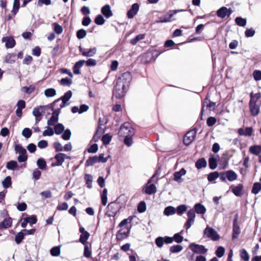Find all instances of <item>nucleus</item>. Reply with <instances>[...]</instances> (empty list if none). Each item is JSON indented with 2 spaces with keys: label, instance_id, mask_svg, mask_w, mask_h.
Listing matches in <instances>:
<instances>
[{
  "label": "nucleus",
  "instance_id": "nucleus-1",
  "mask_svg": "<svg viewBox=\"0 0 261 261\" xmlns=\"http://www.w3.org/2000/svg\"><path fill=\"white\" fill-rule=\"evenodd\" d=\"M135 130L128 122L124 123L120 127L118 135L120 137L124 138L130 135H134Z\"/></svg>",
  "mask_w": 261,
  "mask_h": 261
},
{
  "label": "nucleus",
  "instance_id": "nucleus-2",
  "mask_svg": "<svg viewBox=\"0 0 261 261\" xmlns=\"http://www.w3.org/2000/svg\"><path fill=\"white\" fill-rule=\"evenodd\" d=\"M132 79L131 73L129 72H125L117 79V83L128 88Z\"/></svg>",
  "mask_w": 261,
  "mask_h": 261
},
{
  "label": "nucleus",
  "instance_id": "nucleus-3",
  "mask_svg": "<svg viewBox=\"0 0 261 261\" xmlns=\"http://www.w3.org/2000/svg\"><path fill=\"white\" fill-rule=\"evenodd\" d=\"M124 85L116 83L115 88L113 91V95L117 98H121L124 96L128 88L124 87Z\"/></svg>",
  "mask_w": 261,
  "mask_h": 261
},
{
  "label": "nucleus",
  "instance_id": "nucleus-4",
  "mask_svg": "<svg viewBox=\"0 0 261 261\" xmlns=\"http://www.w3.org/2000/svg\"><path fill=\"white\" fill-rule=\"evenodd\" d=\"M204 237L210 238L213 241H217L220 236L217 232L213 228L207 226L204 230Z\"/></svg>",
  "mask_w": 261,
  "mask_h": 261
},
{
  "label": "nucleus",
  "instance_id": "nucleus-5",
  "mask_svg": "<svg viewBox=\"0 0 261 261\" xmlns=\"http://www.w3.org/2000/svg\"><path fill=\"white\" fill-rule=\"evenodd\" d=\"M15 150L16 152L19 153L18 161L19 162H25L27 160V150L20 145L17 144L15 146Z\"/></svg>",
  "mask_w": 261,
  "mask_h": 261
},
{
  "label": "nucleus",
  "instance_id": "nucleus-6",
  "mask_svg": "<svg viewBox=\"0 0 261 261\" xmlns=\"http://www.w3.org/2000/svg\"><path fill=\"white\" fill-rule=\"evenodd\" d=\"M72 95V93L71 91L69 90L67 92H66L64 95L61 97L60 98H59L57 100H56L54 102V105H55L58 102L60 101L61 100H62V102L60 105V108H63L65 107V106L67 105V102L71 98Z\"/></svg>",
  "mask_w": 261,
  "mask_h": 261
},
{
  "label": "nucleus",
  "instance_id": "nucleus-7",
  "mask_svg": "<svg viewBox=\"0 0 261 261\" xmlns=\"http://www.w3.org/2000/svg\"><path fill=\"white\" fill-rule=\"evenodd\" d=\"M189 247L192 251L197 254H205L207 251L203 245L194 243L191 244Z\"/></svg>",
  "mask_w": 261,
  "mask_h": 261
},
{
  "label": "nucleus",
  "instance_id": "nucleus-8",
  "mask_svg": "<svg viewBox=\"0 0 261 261\" xmlns=\"http://www.w3.org/2000/svg\"><path fill=\"white\" fill-rule=\"evenodd\" d=\"M196 134V132L195 130L189 131L184 137V143L186 145L190 144L194 140Z\"/></svg>",
  "mask_w": 261,
  "mask_h": 261
},
{
  "label": "nucleus",
  "instance_id": "nucleus-9",
  "mask_svg": "<svg viewBox=\"0 0 261 261\" xmlns=\"http://www.w3.org/2000/svg\"><path fill=\"white\" fill-rule=\"evenodd\" d=\"M155 175L148 181L144 188L145 192L149 195L155 193L156 192V188L154 184H151L152 179L154 178Z\"/></svg>",
  "mask_w": 261,
  "mask_h": 261
},
{
  "label": "nucleus",
  "instance_id": "nucleus-10",
  "mask_svg": "<svg viewBox=\"0 0 261 261\" xmlns=\"http://www.w3.org/2000/svg\"><path fill=\"white\" fill-rule=\"evenodd\" d=\"M60 113V110H57L53 112L52 114V116L50 117L49 119L47 120V123L48 125L49 126H54L57 122L58 121L59 119V115Z\"/></svg>",
  "mask_w": 261,
  "mask_h": 261
},
{
  "label": "nucleus",
  "instance_id": "nucleus-11",
  "mask_svg": "<svg viewBox=\"0 0 261 261\" xmlns=\"http://www.w3.org/2000/svg\"><path fill=\"white\" fill-rule=\"evenodd\" d=\"M238 215H235V218L233 221V233L232 239H236L241 232L240 227L238 224Z\"/></svg>",
  "mask_w": 261,
  "mask_h": 261
},
{
  "label": "nucleus",
  "instance_id": "nucleus-12",
  "mask_svg": "<svg viewBox=\"0 0 261 261\" xmlns=\"http://www.w3.org/2000/svg\"><path fill=\"white\" fill-rule=\"evenodd\" d=\"M232 13L230 9H228L225 7H222L217 11V15L219 17L221 18H224L225 16H229Z\"/></svg>",
  "mask_w": 261,
  "mask_h": 261
},
{
  "label": "nucleus",
  "instance_id": "nucleus-13",
  "mask_svg": "<svg viewBox=\"0 0 261 261\" xmlns=\"http://www.w3.org/2000/svg\"><path fill=\"white\" fill-rule=\"evenodd\" d=\"M249 109L251 115L254 116H257L259 113V106L256 104V102L253 101V100L249 101Z\"/></svg>",
  "mask_w": 261,
  "mask_h": 261
},
{
  "label": "nucleus",
  "instance_id": "nucleus-14",
  "mask_svg": "<svg viewBox=\"0 0 261 261\" xmlns=\"http://www.w3.org/2000/svg\"><path fill=\"white\" fill-rule=\"evenodd\" d=\"M42 107H38L34 108L33 111V115L35 117V123L37 124L42 117Z\"/></svg>",
  "mask_w": 261,
  "mask_h": 261
},
{
  "label": "nucleus",
  "instance_id": "nucleus-15",
  "mask_svg": "<svg viewBox=\"0 0 261 261\" xmlns=\"http://www.w3.org/2000/svg\"><path fill=\"white\" fill-rule=\"evenodd\" d=\"M2 41L5 43V46L7 48H13L15 45V41L12 37H3Z\"/></svg>",
  "mask_w": 261,
  "mask_h": 261
},
{
  "label": "nucleus",
  "instance_id": "nucleus-16",
  "mask_svg": "<svg viewBox=\"0 0 261 261\" xmlns=\"http://www.w3.org/2000/svg\"><path fill=\"white\" fill-rule=\"evenodd\" d=\"M139 5L137 3L134 4L131 9L127 12V15L129 18H133L137 13L139 10Z\"/></svg>",
  "mask_w": 261,
  "mask_h": 261
},
{
  "label": "nucleus",
  "instance_id": "nucleus-17",
  "mask_svg": "<svg viewBox=\"0 0 261 261\" xmlns=\"http://www.w3.org/2000/svg\"><path fill=\"white\" fill-rule=\"evenodd\" d=\"M186 174V170L184 168H182L179 171L175 172L174 173L173 180L178 182H181L182 180L181 178V176Z\"/></svg>",
  "mask_w": 261,
  "mask_h": 261
},
{
  "label": "nucleus",
  "instance_id": "nucleus-18",
  "mask_svg": "<svg viewBox=\"0 0 261 261\" xmlns=\"http://www.w3.org/2000/svg\"><path fill=\"white\" fill-rule=\"evenodd\" d=\"M253 132V128L251 127H247L245 129L240 128L238 129V133L240 136H250Z\"/></svg>",
  "mask_w": 261,
  "mask_h": 261
},
{
  "label": "nucleus",
  "instance_id": "nucleus-19",
  "mask_svg": "<svg viewBox=\"0 0 261 261\" xmlns=\"http://www.w3.org/2000/svg\"><path fill=\"white\" fill-rule=\"evenodd\" d=\"M118 204L116 202H111L108 206V211L111 212V214H109V216H114L118 211Z\"/></svg>",
  "mask_w": 261,
  "mask_h": 261
},
{
  "label": "nucleus",
  "instance_id": "nucleus-20",
  "mask_svg": "<svg viewBox=\"0 0 261 261\" xmlns=\"http://www.w3.org/2000/svg\"><path fill=\"white\" fill-rule=\"evenodd\" d=\"M96 47L90 48L88 51L83 50L82 47L80 48V51L82 53V55L87 57H93L96 54Z\"/></svg>",
  "mask_w": 261,
  "mask_h": 261
},
{
  "label": "nucleus",
  "instance_id": "nucleus-21",
  "mask_svg": "<svg viewBox=\"0 0 261 261\" xmlns=\"http://www.w3.org/2000/svg\"><path fill=\"white\" fill-rule=\"evenodd\" d=\"M102 14L107 18H110L113 15L112 11L110 5H106L104 6L101 10Z\"/></svg>",
  "mask_w": 261,
  "mask_h": 261
},
{
  "label": "nucleus",
  "instance_id": "nucleus-22",
  "mask_svg": "<svg viewBox=\"0 0 261 261\" xmlns=\"http://www.w3.org/2000/svg\"><path fill=\"white\" fill-rule=\"evenodd\" d=\"M232 192L237 196H241L243 195V186L242 184H239L237 186L231 187Z\"/></svg>",
  "mask_w": 261,
  "mask_h": 261
},
{
  "label": "nucleus",
  "instance_id": "nucleus-23",
  "mask_svg": "<svg viewBox=\"0 0 261 261\" xmlns=\"http://www.w3.org/2000/svg\"><path fill=\"white\" fill-rule=\"evenodd\" d=\"M12 220L10 217L5 218L3 221L0 223V229H6L11 227Z\"/></svg>",
  "mask_w": 261,
  "mask_h": 261
},
{
  "label": "nucleus",
  "instance_id": "nucleus-24",
  "mask_svg": "<svg viewBox=\"0 0 261 261\" xmlns=\"http://www.w3.org/2000/svg\"><path fill=\"white\" fill-rule=\"evenodd\" d=\"M225 175L227 179L230 181H232L236 180L238 177L237 174L232 170L227 171L226 172Z\"/></svg>",
  "mask_w": 261,
  "mask_h": 261
},
{
  "label": "nucleus",
  "instance_id": "nucleus-25",
  "mask_svg": "<svg viewBox=\"0 0 261 261\" xmlns=\"http://www.w3.org/2000/svg\"><path fill=\"white\" fill-rule=\"evenodd\" d=\"M249 151L253 154L259 155L261 153V145H253L249 147Z\"/></svg>",
  "mask_w": 261,
  "mask_h": 261
},
{
  "label": "nucleus",
  "instance_id": "nucleus-26",
  "mask_svg": "<svg viewBox=\"0 0 261 261\" xmlns=\"http://www.w3.org/2000/svg\"><path fill=\"white\" fill-rule=\"evenodd\" d=\"M194 208L195 213L196 212L198 214H204L206 212L205 207L200 203L196 204Z\"/></svg>",
  "mask_w": 261,
  "mask_h": 261
},
{
  "label": "nucleus",
  "instance_id": "nucleus-27",
  "mask_svg": "<svg viewBox=\"0 0 261 261\" xmlns=\"http://www.w3.org/2000/svg\"><path fill=\"white\" fill-rule=\"evenodd\" d=\"M85 62V61L84 60H80L75 64L73 69L74 74H80V69L84 65Z\"/></svg>",
  "mask_w": 261,
  "mask_h": 261
},
{
  "label": "nucleus",
  "instance_id": "nucleus-28",
  "mask_svg": "<svg viewBox=\"0 0 261 261\" xmlns=\"http://www.w3.org/2000/svg\"><path fill=\"white\" fill-rule=\"evenodd\" d=\"M54 126L55 133L56 135H60L64 132L65 127L62 124L58 123Z\"/></svg>",
  "mask_w": 261,
  "mask_h": 261
},
{
  "label": "nucleus",
  "instance_id": "nucleus-29",
  "mask_svg": "<svg viewBox=\"0 0 261 261\" xmlns=\"http://www.w3.org/2000/svg\"><path fill=\"white\" fill-rule=\"evenodd\" d=\"M65 154L62 153H59L55 156V159L56 162L61 166L65 161Z\"/></svg>",
  "mask_w": 261,
  "mask_h": 261
},
{
  "label": "nucleus",
  "instance_id": "nucleus-30",
  "mask_svg": "<svg viewBox=\"0 0 261 261\" xmlns=\"http://www.w3.org/2000/svg\"><path fill=\"white\" fill-rule=\"evenodd\" d=\"M176 213V209L171 206H169L166 207L164 211V214L165 215L169 216L170 215H172Z\"/></svg>",
  "mask_w": 261,
  "mask_h": 261
},
{
  "label": "nucleus",
  "instance_id": "nucleus-31",
  "mask_svg": "<svg viewBox=\"0 0 261 261\" xmlns=\"http://www.w3.org/2000/svg\"><path fill=\"white\" fill-rule=\"evenodd\" d=\"M89 237L90 234L88 232H84L80 236V242L84 245L87 244V240L88 239Z\"/></svg>",
  "mask_w": 261,
  "mask_h": 261
},
{
  "label": "nucleus",
  "instance_id": "nucleus-32",
  "mask_svg": "<svg viewBox=\"0 0 261 261\" xmlns=\"http://www.w3.org/2000/svg\"><path fill=\"white\" fill-rule=\"evenodd\" d=\"M195 166L197 169H201L203 167H205L206 166V161L204 159L201 158L196 162Z\"/></svg>",
  "mask_w": 261,
  "mask_h": 261
},
{
  "label": "nucleus",
  "instance_id": "nucleus-33",
  "mask_svg": "<svg viewBox=\"0 0 261 261\" xmlns=\"http://www.w3.org/2000/svg\"><path fill=\"white\" fill-rule=\"evenodd\" d=\"M18 166L17 163L15 161H11L8 162L6 165V168L8 170H15Z\"/></svg>",
  "mask_w": 261,
  "mask_h": 261
},
{
  "label": "nucleus",
  "instance_id": "nucleus-34",
  "mask_svg": "<svg viewBox=\"0 0 261 261\" xmlns=\"http://www.w3.org/2000/svg\"><path fill=\"white\" fill-rule=\"evenodd\" d=\"M15 54H9L5 57V62L8 64H13L15 62Z\"/></svg>",
  "mask_w": 261,
  "mask_h": 261
},
{
  "label": "nucleus",
  "instance_id": "nucleus-35",
  "mask_svg": "<svg viewBox=\"0 0 261 261\" xmlns=\"http://www.w3.org/2000/svg\"><path fill=\"white\" fill-rule=\"evenodd\" d=\"M97 156H94L93 157L89 158L86 162V165L87 166H92L96 163H98Z\"/></svg>",
  "mask_w": 261,
  "mask_h": 261
},
{
  "label": "nucleus",
  "instance_id": "nucleus-36",
  "mask_svg": "<svg viewBox=\"0 0 261 261\" xmlns=\"http://www.w3.org/2000/svg\"><path fill=\"white\" fill-rule=\"evenodd\" d=\"M56 94V91L54 88H48L44 91V95L47 97H53Z\"/></svg>",
  "mask_w": 261,
  "mask_h": 261
},
{
  "label": "nucleus",
  "instance_id": "nucleus-37",
  "mask_svg": "<svg viewBox=\"0 0 261 261\" xmlns=\"http://www.w3.org/2000/svg\"><path fill=\"white\" fill-rule=\"evenodd\" d=\"M235 22L237 25L240 27H245L247 23L246 19L241 17H237L235 19Z\"/></svg>",
  "mask_w": 261,
  "mask_h": 261
},
{
  "label": "nucleus",
  "instance_id": "nucleus-38",
  "mask_svg": "<svg viewBox=\"0 0 261 261\" xmlns=\"http://www.w3.org/2000/svg\"><path fill=\"white\" fill-rule=\"evenodd\" d=\"M240 257L241 258L244 260V261H249V255L247 251L244 249H242L240 250Z\"/></svg>",
  "mask_w": 261,
  "mask_h": 261
},
{
  "label": "nucleus",
  "instance_id": "nucleus-39",
  "mask_svg": "<svg viewBox=\"0 0 261 261\" xmlns=\"http://www.w3.org/2000/svg\"><path fill=\"white\" fill-rule=\"evenodd\" d=\"M183 249V247L180 245H176L172 246L170 248V251L171 253H178L180 252Z\"/></svg>",
  "mask_w": 261,
  "mask_h": 261
},
{
  "label": "nucleus",
  "instance_id": "nucleus-40",
  "mask_svg": "<svg viewBox=\"0 0 261 261\" xmlns=\"http://www.w3.org/2000/svg\"><path fill=\"white\" fill-rule=\"evenodd\" d=\"M92 176L88 174H86L85 175V179L86 182V184L87 185V187L89 189H91L92 187Z\"/></svg>",
  "mask_w": 261,
  "mask_h": 261
},
{
  "label": "nucleus",
  "instance_id": "nucleus-41",
  "mask_svg": "<svg viewBox=\"0 0 261 261\" xmlns=\"http://www.w3.org/2000/svg\"><path fill=\"white\" fill-rule=\"evenodd\" d=\"M261 190V183L255 182L253 184L252 189V192L254 194H257Z\"/></svg>",
  "mask_w": 261,
  "mask_h": 261
},
{
  "label": "nucleus",
  "instance_id": "nucleus-42",
  "mask_svg": "<svg viewBox=\"0 0 261 261\" xmlns=\"http://www.w3.org/2000/svg\"><path fill=\"white\" fill-rule=\"evenodd\" d=\"M102 133H103L102 128L99 126L97 128L96 132L93 137V140L95 142L99 140V139L100 138V136Z\"/></svg>",
  "mask_w": 261,
  "mask_h": 261
},
{
  "label": "nucleus",
  "instance_id": "nucleus-43",
  "mask_svg": "<svg viewBox=\"0 0 261 261\" xmlns=\"http://www.w3.org/2000/svg\"><path fill=\"white\" fill-rule=\"evenodd\" d=\"M37 165L40 169L43 170L46 166V163L43 159L40 158L37 160Z\"/></svg>",
  "mask_w": 261,
  "mask_h": 261
},
{
  "label": "nucleus",
  "instance_id": "nucleus-44",
  "mask_svg": "<svg viewBox=\"0 0 261 261\" xmlns=\"http://www.w3.org/2000/svg\"><path fill=\"white\" fill-rule=\"evenodd\" d=\"M24 236V232L22 231L18 232L15 236V241L17 244H19L23 239Z\"/></svg>",
  "mask_w": 261,
  "mask_h": 261
},
{
  "label": "nucleus",
  "instance_id": "nucleus-45",
  "mask_svg": "<svg viewBox=\"0 0 261 261\" xmlns=\"http://www.w3.org/2000/svg\"><path fill=\"white\" fill-rule=\"evenodd\" d=\"M107 189H104L101 196V202L103 205H106L107 203Z\"/></svg>",
  "mask_w": 261,
  "mask_h": 261
},
{
  "label": "nucleus",
  "instance_id": "nucleus-46",
  "mask_svg": "<svg viewBox=\"0 0 261 261\" xmlns=\"http://www.w3.org/2000/svg\"><path fill=\"white\" fill-rule=\"evenodd\" d=\"M3 187L8 188L11 185V178L10 176H7L2 182Z\"/></svg>",
  "mask_w": 261,
  "mask_h": 261
},
{
  "label": "nucleus",
  "instance_id": "nucleus-47",
  "mask_svg": "<svg viewBox=\"0 0 261 261\" xmlns=\"http://www.w3.org/2000/svg\"><path fill=\"white\" fill-rule=\"evenodd\" d=\"M128 229H121L118 231L117 237L120 239H123L127 237Z\"/></svg>",
  "mask_w": 261,
  "mask_h": 261
},
{
  "label": "nucleus",
  "instance_id": "nucleus-48",
  "mask_svg": "<svg viewBox=\"0 0 261 261\" xmlns=\"http://www.w3.org/2000/svg\"><path fill=\"white\" fill-rule=\"evenodd\" d=\"M46 129L43 132L42 135L43 136H51L54 135V132L51 127L47 126Z\"/></svg>",
  "mask_w": 261,
  "mask_h": 261
},
{
  "label": "nucleus",
  "instance_id": "nucleus-49",
  "mask_svg": "<svg viewBox=\"0 0 261 261\" xmlns=\"http://www.w3.org/2000/svg\"><path fill=\"white\" fill-rule=\"evenodd\" d=\"M35 86L31 85L29 87H23L21 88V91L26 92L27 94H31L35 90Z\"/></svg>",
  "mask_w": 261,
  "mask_h": 261
},
{
  "label": "nucleus",
  "instance_id": "nucleus-50",
  "mask_svg": "<svg viewBox=\"0 0 261 261\" xmlns=\"http://www.w3.org/2000/svg\"><path fill=\"white\" fill-rule=\"evenodd\" d=\"M219 173L217 172H214L210 173L207 177L209 181H213L219 177Z\"/></svg>",
  "mask_w": 261,
  "mask_h": 261
},
{
  "label": "nucleus",
  "instance_id": "nucleus-51",
  "mask_svg": "<svg viewBox=\"0 0 261 261\" xmlns=\"http://www.w3.org/2000/svg\"><path fill=\"white\" fill-rule=\"evenodd\" d=\"M144 38V35L143 34H139L130 40V43L133 45H135L139 41L142 40Z\"/></svg>",
  "mask_w": 261,
  "mask_h": 261
},
{
  "label": "nucleus",
  "instance_id": "nucleus-52",
  "mask_svg": "<svg viewBox=\"0 0 261 261\" xmlns=\"http://www.w3.org/2000/svg\"><path fill=\"white\" fill-rule=\"evenodd\" d=\"M209 166L211 169H215L217 166V161L214 158H211L208 160Z\"/></svg>",
  "mask_w": 261,
  "mask_h": 261
},
{
  "label": "nucleus",
  "instance_id": "nucleus-53",
  "mask_svg": "<svg viewBox=\"0 0 261 261\" xmlns=\"http://www.w3.org/2000/svg\"><path fill=\"white\" fill-rule=\"evenodd\" d=\"M186 210L187 207L185 205H180L177 207L176 212L178 215H181Z\"/></svg>",
  "mask_w": 261,
  "mask_h": 261
},
{
  "label": "nucleus",
  "instance_id": "nucleus-54",
  "mask_svg": "<svg viewBox=\"0 0 261 261\" xmlns=\"http://www.w3.org/2000/svg\"><path fill=\"white\" fill-rule=\"evenodd\" d=\"M105 22V20L101 15H98L95 19V22L98 25H102Z\"/></svg>",
  "mask_w": 261,
  "mask_h": 261
},
{
  "label": "nucleus",
  "instance_id": "nucleus-55",
  "mask_svg": "<svg viewBox=\"0 0 261 261\" xmlns=\"http://www.w3.org/2000/svg\"><path fill=\"white\" fill-rule=\"evenodd\" d=\"M22 135L26 138H29L32 135V130L29 128H25L22 132Z\"/></svg>",
  "mask_w": 261,
  "mask_h": 261
},
{
  "label": "nucleus",
  "instance_id": "nucleus-56",
  "mask_svg": "<svg viewBox=\"0 0 261 261\" xmlns=\"http://www.w3.org/2000/svg\"><path fill=\"white\" fill-rule=\"evenodd\" d=\"M50 253L53 256H57L60 255V249L59 247H54L50 250Z\"/></svg>",
  "mask_w": 261,
  "mask_h": 261
},
{
  "label": "nucleus",
  "instance_id": "nucleus-57",
  "mask_svg": "<svg viewBox=\"0 0 261 261\" xmlns=\"http://www.w3.org/2000/svg\"><path fill=\"white\" fill-rule=\"evenodd\" d=\"M71 137V132L69 129L65 130L62 136V138L64 140H69Z\"/></svg>",
  "mask_w": 261,
  "mask_h": 261
},
{
  "label": "nucleus",
  "instance_id": "nucleus-58",
  "mask_svg": "<svg viewBox=\"0 0 261 261\" xmlns=\"http://www.w3.org/2000/svg\"><path fill=\"white\" fill-rule=\"evenodd\" d=\"M53 146H54V148L56 150V151H57V152H60V151H62L63 150V146L62 145V144L60 143H59L58 142H56L54 143Z\"/></svg>",
  "mask_w": 261,
  "mask_h": 261
},
{
  "label": "nucleus",
  "instance_id": "nucleus-59",
  "mask_svg": "<svg viewBox=\"0 0 261 261\" xmlns=\"http://www.w3.org/2000/svg\"><path fill=\"white\" fill-rule=\"evenodd\" d=\"M53 25L54 27V30L56 33L58 34H60L62 33L63 29L60 25H59L58 23H54Z\"/></svg>",
  "mask_w": 261,
  "mask_h": 261
},
{
  "label": "nucleus",
  "instance_id": "nucleus-60",
  "mask_svg": "<svg viewBox=\"0 0 261 261\" xmlns=\"http://www.w3.org/2000/svg\"><path fill=\"white\" fill-rule=\"evenodd\" d=\"M164 243V238L160 237L155 239V244L158 247H162Z\"/></svg>",
  "mask_w": 261,
  "mask_h": 261
},
{
  "label": "nucleus",
  "instance_id": "nucleus-61",
  "mask_svg": "<svg viewBox=\"0 0 261 261\" xmlns=\"http://www.w3.org/2000/svg\"><path fill=\"white\" fill-rule=\"evenodd\" d=\"M134 135H130L129 136L124 137L125 138L124 140V142L126 145L128 146H130L132 145V144H133L132 137Z\"/></svg>",
  "mask_w": 261,
  "mask_h": 261
},
{
  "label": "nucleus",
  "instance_id": "nucleus-62",
  "mask_svg": "<svg viewBox=\"0 0 261 261\" xmlns=\"http://www.w3.org/2000/svg\"><path fill=\"white\" fill-rule=\"evenodd\" d=\"M225 252V249L223 247H219L216 251V254L218 257H221L223 256Z\"/></svg>",
  "mask_w": 261,
  "mask_h": 261
},
{
  "label": "nucleus",
  "instance_id": "nucleus-63",
  "mask_svg": "<svg viewBox=\"0 0 261 261\" xmlns=\"http://www.w3.org/2000/svg\"><path fill=\"white\" fill-rule=\"evenodd\" d=\"M86 35V32L83 29H81L77 32L76 36L80 39L84 38Z\"/></svg>",
  "mask_w": 261,
  "mask_h": 261
},
{
  "label": "nucleus",
  "instance_id": "nucleus-64",
  "mask_svg": "<svg viewBox=\"0 0 261 261\" xmlns=\"http://www.w3.org/2000/svg\"><path fill=\"white\" fill-rule=\"evenodd\" d=\"M253 76L255 81H257L261 80V71L257 70L254 71Z\"/></svg>",
  "mask_w": 261,
  "mask_h": 261
}]
</instances>
